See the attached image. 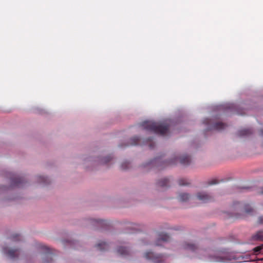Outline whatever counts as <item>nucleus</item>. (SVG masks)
<instances>
[{
  "instance_id": "20e7f679",
  "label": "nucleus",
  "mask_w": 263,
  "mask_h": 263,
  "mask_svg": "<svg viewBox=\"0 0 263 263\" xmlns=\"http://www.w3.org/2000/svg\"><path fill=\"white\" fill-rule=\"evenodd\" d=\"M1 252L7 257L12 259L17 257L20 254L21 250L18 248L5 245L2 247Z\"/></svg>"
},
{
  "instance_id": "f8f14e48",
  "label": "nucleus",
  "mask_w": 263,
  "mask_h": 263,
  "mask_svg": "<svg viewBox=\"0 0 263 263\" xmlns=\"http://www.w3.org/2000/svg\"><path fill=\"white\" fill-rule=\"evenodd\" d=\"M170 239V237L169 235L166 234H162L159 237L158 241H161L163 242H166L169 241Z\"/></svg>"
},
{
  "instance_id": "dca6fc26",
  "label": "nucleus",
  "mask_w": 263,
  "mask_h": 263,
  "mask_svg": "<svg viewBox=\"0 0 263 263\" xmlns=\"http://www.w3.org/2000/svg\"><path fill=\"white\" fill-rule=\"evenodd\" d=\"M262 249V246H258L253 249L254 252L255 254H258L260 251Z\"/></svg>"
},
{
  "instance_id": "bb28decb",
  "label": "nucleus",
  "mask_w": 263,
  "mask_h": 263,
  "mask_svg": "<svg viewBox=\"0 0 263 263\" xmlns=\"http://www.w3.org/2000/svg\"><path fill=\"white\" fill-rule=\"evenodd\" d=\"M261 260H262L263 261V258L261 259Z\"/></svg>"
},
{
  "instance_id": "9b49d317",
  "label": "nucleus",
  "mask_w": 263,
  "mask_h": 263,
  "mask_svg": "<svg viewBox=\"0 0 263 263\" xmlns=\"http://www.w3.org/2000/svg\"><path fill=\"white\" fill-rule=\"evenodd\" d=\"M183 247L185 249L187 250H194L196 247L195 245L191 242H185L183 244Z\"/></svg>"
},
{
  "instance_id": "ddd939ff",
  "label": "nucleus",
  "mask_w": 263,
  "mask_h": 263,
  "mask_svg": "<svg viewBox=\"0 0 263 263\" xmlns=\"http://www.w3.org/2000/svg\"><path fill=\"white\" fill-rule=\"evenodd\" d=\"M144 256L146 259H155L154 255L153 253H152L151 252H145L144 254Z\"/></svg>"
},
{
  "instance_id": "aec40b11",
  "label": "nucleus",
  "mask_w": 263,
  "mask_h": 263,
  "mask_svg": "<svg viewBox=\"0 0 263 263\" xmlns=\"http://www.w3.org/2000/svg\"><path fill=\"white\" fill-rule=\"evenodd\" d=\"M259 221L261 223H263V217H259Z\"/></svg>"
},
{
  "instance_id": "a211bd4d",
  "label": "nucleus",
  "mask_w": 263,
  "mask_h": 263,
  "mask_svg": "<svg viewBox=\"0 0 263 263\" xmlns=\"http://www.w3.org/2000/svg\"><path fill=\"white\" fill-rule=\"evenodd\" d=\"M139 140V138L137 137H134L131 139V141H134L133 142H131L132 144H136L137 143L138 141Z\"/></svg>"
},
{
  "instance_id": "f3484780",
  "label": "nucleus",
  "mask_w": 263,
  "mask_h": 263,
  "mask_svg": "<svg viewBox=\"0 0 263 263\" xmlns=\"http://www.w3.org/2000/svg\"><path fill=\"white\" fill-rule=\"evenodd\" d=\"M162 182L161 183V182H159V184L160 185L163 186V185H165L166 184V183L168 181V180L166 178H163V179H162Z\"/></svg>"
},
{
  "instance_id": "4be33fe9",
  "label": "nucleus",
  "mask_w": 263,
  "mask_h": 263,
  "mask_svg": "<svg viewBox=\"0 0 263 263\" xmlns=\"http://www.w3.org/2000/svg\"><path fill=\"white\" fill-rule=\"evenodd\" d=\"M260 193L263 194V187H261L260 189V191H259Z\"/></svg>"
},
{
  "instance_id": "6ab92c4d",
  "label": "nucleus",
  "mask_w": 263,
  "mask_h": 263,
  "mask_svg": "<svg viewBox=\"0 0 263 263\" xmlns=\"http://www.w3.org/2000/svg\"><path fill=\"white\" fill-rule=\"evenodd\" d=\"M6 190V187L3 185H0V193H2L5 191Z\"/></svg>"
},
{
  "instance_id": "b1692460",
  "label": "nucleus",
  "mask_w": 263,
  "mask_h": 263,
  "mask_svg": "<svg viewBox=\"0 0 263 263\" xmlns=\"http://www.w3.org/2000/svg\"><path fill=\"white\" fill-rule=\"evenodd\" d=\"M243 132H245V133L242 134V135H247V131L245 130V131H243Z\"/></svg>"
},
{
  "instance_id": "7ed1b4c3",
  "label": "nucleus",
  "mask_w": 263,
  "mask_h": 263,
  "mask_svg": "<svg viewBox=\"0 0 263 263\" xmlns=\"http://www.w3.org/2000/svg\"><path fill=\"white\" fill-rule=\"evenodd\" d=\"M111 159L110 156H95L84 155L81 157V164L85 168H90L96 165L104 164Z\"/></svg>"
},
{
  "instance_id": "f257e3e1",
  "label": "nucleus",
  "mask_w": 263,
  "mask_h": 263,
  "mask_svg": "<svg viewBox=\"0 0 263 263\" xmlns=\"http://www.w3.org/2000/svg\"><path fill=\"white\" fill-rule=\"evenodd\" d=\"M203 259L211 262L229 263L235 261H241L238 257L229 253L226 250L212 252Z\"/></svg>"
},
{
  "instance_id": "a878e982",
  "label": "nucleus",
  "mask_w": 263,
  "mask_h": 263,
  "mask_svg": "<svg viewBox=\"0 0 263 263\" xmlns=\"http://www.w3.org/2000/svg\"><path fill=\"white\" fill-rule=\"evenodd\" d=\"M156 245H158V246H160V245H161V243H159L158 242H156Z\"/></svg>"
},
{
  "instance_id": "39448f33",
  "label": "nucleus",
  "mask_w": 263,
  "mask_h": 263,
  "mask_svg": "<svg viewBox=\"0 0 263 263\" xmlns=\"http://www.w3.org/2000/svg\"><path fill=\"white\" fill-rule=\"evenodd\" d=\"M190 157L187 154L178 153L172 156L170 163L172 164L180 163L186 165L190 162Z\"/></svg>"
},
{
  "instance_id": "412c9836",
  "label": "nucleus",
  "mask_w": 263,
  "mask_h": 263,
  "mask_svg": "<svg viewBox=\"0 0 263 263\" xmlns=\"http://www.w3.org/2000/svg\"><path fill=\"white\" fill-rule=\"evenodd\" d=\"M251 209H249V210H246L245 211V212H246V213H249L250 212H251Z\"/></svg>"
},
{
  "instance_id": "6e6552de",
  "label": "nucleus",
  "mask_w": 263,
  "mask_h": 263,
  "mask_svg": "<svg viewBox=\"0 0 263 263\" xmlns=\"http://www.w3.org/2000/svg\"><path fill=\"white\" fill-rule=\"evenodd\" d=\"M34 181L41 185H45L50 182V178L44 175H39L35 177Z\"/></svg>"
},
{
  "instance_id": "9d476101",
  "label": "nucleus",
  "mask_w": 263,
  "mask_h": 263,
  "mask_svg": "<svg viewBox=\"0 0 263 263\" xmlns=\"http://www.w3.org/2000/svg\"><path fill=\"white\" fill-rule=\"evenodd\" d=\"M191 196L187 193L181 192L178 195L177 198L179 201H188Z\"/></svg>"
},
{
  "instance_id": "f03ea898",
  "label": "nucleus",
  "mask_w": 263,
  "mask_h": 263,
  "mask_svg": "<svg viewBox=\"0 0 263 263\" xmlns=\"http://www.w3.org/2000/svg\"><path fill=\"white\" fill-rule=\"evenodd\" d=\"M170 120H166L161 122H155L152 121H147L143 123V127L146 130L154 133L164 135L168 133Z\"/></svg>"
},
{
  "instance_id": "423d86ee",
  "label": "nucleus",
  "mask_w": 263,
  "mask_h": 263,
  "mask_svg": "<svg viewBox=\"0 0 263 263\" xmlns=\"http://www.w3.org/2000/svg\"><path fill=\"white\" fill-rule=\"evenodd\" d=\"M203 124L208 126V129H222L224 128L225 125L220 122H215L213 119H205L203 121Z\"/></svg>"
},
{
  "instance_id": "5701e85b",
  "label": "nucleus",
  "mask_w": 263,
  "mask_h": 263,
  "mask_svg": "<svg viewBox=\"0 0 263 263\" xmlns=\"http://www.w3.org/2000/svg\"><path fill=\"white\" fill-rule=\"evenodd\" d=\"M20 181H19V182H16V183H15L16 185H17V186H19V185H20Z\"/></svg>"
},
{
  "instance_id": "393cba45",
  "label": "nucleus",
  "mask_w": 263,
  "mask_h": 263,
  "mask_svg": "<svg viewBox=\"0 0 263 263\" xmlns=\"http://www.w3.org/2000/svg\"><path fill=\"white\" fill-rule=\"evenodd\" d=\"M260 134L261 135H263V129L260 130Z\"/></svg>"
},
{
  "instance_id": "1a4fd4ad",
  "label": "nucleus",
  "mask_w": 263,
  "mask_h": 263,
  "mask_svg": "<svg viewBox=\"0 0 263 263\" xmlns=\"http://www.w3.org/2000/svg\"><path fill=\"white\" fill-rule=\"evenodd\" d=\"M263 240V231H259L254 234L251 237L250 241L253 242L256 241Z\"/></svg>"
},
{
  "instance_id": "0eeeda50",
  "label": "nucleus",
  "mask_w": 263,
  "mask_h": 263,
  "mask_svg": "<svg viewBox=\"0 0 263 263\" xmlns=\"http://www.w3.org/2000/svg\"><path fill=\"white\" fill-rule=\"evenodd\" d=\"M195 198L202 202H209L213 199V196L205 191L198 192L196 195Z\"/></svg>"
},
{
  "instance_id": "2eb2a0df",
  "label": "nucleus",
  "mask_w": 263,
  "mask_h": 263,
  "mask_svg": "<svg viewBox=\"0 0 263 263\" xmlns=\"http://www.w3.org/2000/svg\"><path fill=\"white\" fill-rule=\"evenodd\" d=\"M118 252L122 255H125L127 253V250L123 247H120L118 249Z\"/></svg>"
},
{
  "instance_id": "4468645a",
  "label": "nucleus",
  "mask_w": 263,
  "mask_h": 263,
  "mask_svg": "<svg viewBox=\"0 0 263 263\" xmlns=\"http://www.w3.org/2000/svg\"><path fill=\"white\" fill-rule=\"evenodd\" d=\"M107 245L104 242H101L98 245V248L100 250H104L106 248Z\"/></svg>"
}]
</instances>
